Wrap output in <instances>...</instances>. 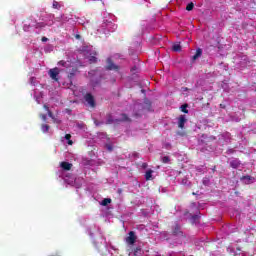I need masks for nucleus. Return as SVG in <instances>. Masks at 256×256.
<instances>
[{"instance_id": "nucleus-25", "label": "nucleus", "mask_w": 256, "mask_h": 256, "mask_svg": "<svg viewBox=\"0 0 256 256\" xmlns=\"http://www.w3.org/2000/svg\"><path fill=\"white\" fill-rule=\"evenodd\" d=\"M89 61H90V63H97V57L91 56Z\"/></svg>"}, {"instance_id": "nucleus-5", "label": "nucleus", "mask_w": 256, "mask_h": 256, "mask_svg": "<svg viewBox=\"0 0 256 256\" xmlns=\"http://www.w3.org/2000/svg\"><path fill=\"white\" fill-rule=\"evenodd\" d=\"M106 69L108 71H119V66L115 65V63H113V60H111V58H108Z\"/></svg>"}, {"instance_id": "nucleus-10", "label": "nucleus", "mask_w": 256, "mask_h": 256, "mask_svg": "<svg viewBox=\"0 0 256 256\" xmlns=\"http://www.w3.org/2000/svg\"><path fill=\"white\" fill-rule=\"evenodd\" d=\"M239 165H241V162H239L238 159L232 160L230 162V167H232V169H238Z\"/></svg>"}, {"instance_id": "nucleus-16", "label": "nucleus", "mask_w": 256, "mask_h": 256, "mask_svg": "<svg viewBox=\"0 0 256 256\" xmlns=\"http://www.w3.org/2000/svg\"><path fill=\"white\" fill-rule=\"evenodd\" d=\"M49 129H50V126H49V125H47V124H42V126H41V131H42L43 133H48V132H49Z\"/></svg>"}, {"instance_id": "nucleus-33", "label": "nucleus", "mask_w": 256, "mask_h": 256, "mask_svg": "<svg viewBox=\"0 0 256 256\" xmlns=\"http://www.w3.org/2000/svg\"><path fill=\"white\" fill-rule=\"evenodd\" d=\"M79 37H80L79 35H76V39H79Z\"/></svg>"}, {"instance_id": "nucleus-27", "label": "nucleus", "mask_w": 256, "mask_h": 256, "mask_svg": "<svg viewBox=\"0 0 256 256\" xmlns=\"http://www.w3.org/2000/svg\"><path fill=\"white\" fill-rule=\"evenodd\" d=\"M40 118L42 119V121H47V115L46 114H40Z\"/></svg>"}, {"instance_id": "nucleus-26", "label": "nucleus", "mask_w": 256, "mask_h": 256, "mask_svg": "<svg viewBox=\"0 0 256 256\" xmlns=\"http://www.w3.org/2000/svg\"><path fill=\"white\" fill-rule=\"evenodd\" d=\"M181 185H189V180L187 178L182 179Z\"/></svg>"}, {"instance_id": "nucleus-9", "label": "nucleus", "mask_w": 256, "mask_h": 256, "mask_svg": "<svg viewBox=\"0 0 256 256\" xmlns=\"http://www.w3.org/2000/svg\"><path fill=\"white\" fill-rule=\"evenodd\" d=\"M60 167H62V169L64 171H71V168L73 167V164H71L69 162H61Z\"/></svg>"}, {"instance_id": "nucleus-8", "label": "nucleus", "mask_w": 256, "mask_h": 256, "mask_svg": "<svg viewBox=\"0 0 256 256\" xmlns=\"http://www.w3.org/2000/svg\"><path fill=\"white\" fill-rule=\"evenodd\" d=\"M201 55H203V49L198 48L196 50L195 55L192 56V63H195V61H197V59H199V57H201Z\"/></svg>"}, {"instance_id": "nucleus-18", "label": "nucleus", "mask_w": 256, "mask_h": 256, "mask_svg": "<svg viewBox=\"0 0 256 256\" xmlns=\"http://www.w3.org/2000/svg\"><path fill=\"white\" fill-rule=\"evenodd\" d=\"M58 65H60L61 67H66V68H69L70 67V64L65 62V60H61L58 62Z\"/></svg>"}, {"instance_id": "nucleus-12", "label": "nucleus", "mask_w": 256, "mask_h": 256, "mask_svg": "<svg viewBox=\"0 0 256 256\" xmlns=\"http://www.w3.org/2000/svg\"><path fill=\"white\" fill-rule=\"evenodd\" d=\"M121 119L120 120H115L116 122H119V121H126V122H129L131 121V118L129 116H127V114H121Z\"/></svg>"}, {"instance_id": "nucleus-11", "label": "nucleus", "mask_w": 256, "mask_h": 256, "mask_svg": "<svg viewBox=\"0 0 256 256\" xmlns=\"http://www.w3.org/2000/svg\"><path fill=\"white\" fill-rule=\"evenodd\" d=\"M152 177H153V170H148L145 174L146 181H151Z\"/></svg>"}, {"instance_id": "nucleus-24", "label": "nucleus", "mask_w": 256, "mask_h": 256, "mask_svg": "<svg viewBox=\"0 0 256 256\" xmlns=\"http://www.w3.org/2000/svg\"><path fill=\"white\" fill-rule=\"evenodd\" d=\"M191 219H192V223H197V221H199L200 217H199V215H193Z\"/></svg>"}, {"instance_id": "nucleus-20", "label": "nucleus", "mask_w": 256, "mask_h": 256, "mask_svg": "<svg viewBox=\"0 0 256 256\" xmlns=\"http://www.w3.org/2000/svg\"><path fill=\"white\" fill-rule=\"evenodd\" d=\"M195 7V4L193 2H190L187 6H186V11H193V8Z\"/></svg>"}, {"instance_id": "nucleus-28", "label": "nucleus", "mask_w": 256, "mask_h": 256, "mask_svg": "<svg viewBox=\"0 0 256 256\" xmlns=\"http://www.w3.org/2000/svg\"><path fill=\"white\" fill-rule=\"evenodd\" d=\"M41 41H42L43 43H45L46 41H48V39H47V37H42Z\"/></svg>"}, {"instance_id": "nucleus-32", "label": "nucleus", "mask_w": 256, "mask_h": 256, "mask_svg": "<svg viewBox=\"0 0 256 256\" xmlns=\"http://www.w3.org/2000/svg\"><path fill=\"white\" fill-rule=\"evenodd\" d=\"M137 251H141V249H139V248H136V250H135V253H137Z\"/></svg>"}, {"instance_id": "nucleus-30", "label": "nucleus", "mask_w": 256, "mask_h": 256, "mask_svg": "<svg viewBox=\"0 0 256 256\" xmlns=\"http://www.w3.org/2000/svg\"><path fill=\"white\" fill-rule=\"evenodd\" d=\"M53 121H54V123H58V124L61 123L60 120H57V119H55V118L53 119Z\"/></svg>"}, {"instance_id": "nucleus-6", "label": "nucleus", "mask_w": 256, "mask_h": 256, "mask_svg": "<svg viewBox=\"0 0 256 256\" xmlns=\"http://www.w3.org/2000/svg\"><path fill=\"white\" fill-rule=\"evenodd\" d=\"M187 123V118L185 115H180L178 118V127L179 129H185V124Z\"/></svg>"}, {"instance_id": "nucleus-22", "label": "nucleus", "mask_w": 256, "mask_h": 256, "mask_svg": "<svg viewBox=\"0 0 256 256\" xmlns=\"http://www.w3.org/2000/svg\"><path fill=\"white\" fill-rule=\"evenodd\" d=\"M162 163H169V161H171V158H169V156H164L161 158Z\"/></svg>"}, {"instance_id": "nucleus-31", "label": "nucleus", "mask_w": 256, "mask_h": 256, "mask_svg": "<svg viewBox=\"0 0 256 256\" xmlns=\"http://www.w3.org/2000/svg\"><path fill=\"white\" fill-rule=\"evenodd\" d=\"M107 149H109L110 151H113V148L110 145H107Z\"/></svg>"}, {"instance_id": "nucleus-21", "label": "nucleus", "mask_w": 256, "mask_h": 256, "mask_svg": "<svg viewBox=\"0 0 256 256\" xmlns=\"http://www.w3.org/2000/svg\"><path fill=\"white\" fill-rule=\"evenodd\" d=\"M187 107H188L187 104H184V105L181 106L182 113H189V110H187Z\"/></svg>"}, {"instance_id": "nucleus-1", "label": "nucleus", "mask_w": 256, "mask_h": 256, "mask_svg": "<svg viewBox=\"0 0 256 256\" xmlns=\"http://www.w3.org/2000/svg\"><path fill=\"white\" fill-rule=\"evenodd\" d=\"M84 99L86 103L89 105V107H92V108L96 107L97 104L95 103V97L93 96V94L86 93V95L84 96Z\"/></svg>"}, {"instance_id": "nucleus-19", "label": "nucleus", "mask_w": 256, "mask_h": 256, "mask_svg": "<svg viewBox=\"0 0 256 256\" xmlns=\"http://www.w3.org/2000/svg\"><path fill=\"white\" fill-rule=\"evenodd\" d=\"M66 141H68V145H73V140H71V134H66L65 137Z\"/></svg>"}, {"instance_id": "nucleus-7", "label": "nucleus", "mask_w": 256, "mask_h": 256, "mask_svg": "<svg viewBox=\"0 0 256 256\" xmlns=\"http://www.w3.org/2000/svg\"><path fill=\"white\" fill-rule=\"evenodd\" d=\"M77 73H79L77 67L72 68L71 72L68 74V79L70 83H73V79L75 78V75H77Z\"/></svg>"}, {"instance_id": "nucleus-13", "label": "nucleus", "mask_w": 256, "mask_h": 256, "mask_svg": "<svg viewBox=\"0 0 256 256\" xmlns=\"http://www.w3.org/2000/svg\"><path fill=\"white\" fill-rule=\"evenodd\" d=\"M113 123H115V120H113V116L111 114H107L106 124L111 125Z\"/></svg>"}, {"instance_id": "nucleus-23", "label": "nucleus", "mask_w": 256, "mask_h": 256, "mask_svg": "<svg viewBox=\"0 0 256 256\" xmlns=\"http://www.w3.org/2000/svg\"><path fill=\"white\" fill-rule=\"evenodd\" d=\"M52 7H53V9H60L61 8V6L59 5V2H57V1L53 2Z\"/></svg>"}, {"instance_id": "nucleus-15", "label": "nucleus", "mask_w": 256, "mask_h": 256, "mask_svg": "<svg viewBox=\"0 0 256 256\" xmlns=\"http://www.w3.org/2000/svg\"><path fill=\"white\" fill-rule=\"evenodd\" d=\"M172 50L175 51L176 53L181 52V45L180 44H174L172 46Z\"/></svg>"}, {"instance_id": "nucleus-34", "label": "nucleus", "mask_w": 256, "mask_h": 256, "mask_svg": "<svg viewBox=\"0 0 256 256\" xmlns=\"http://www.w3.org/2000/svg\"><path fill=\"white\" fill-rule=\"evenodd\" d=\"M192 195H197V193L193 192Z\"/></svg>"}, {"instance_id": "nucleus-14", "label": "nucleus", "mask_w": 256, "mask_h": 256, "mask_svg": "<svg viewBox=\"0 0 256 256\" xmlns=\"http://www.w3.org/2000/svg\"><path fill=\"white\" fill-rule=\"evenodd\" d=\"M44 109L47 111L48 116H49L51 119H55V116H53V112H51V110H49V106H47V104L44 105Z\"/></svg>"}, {"instance_id": "nucleus-17", "label": "nucleus", "mask_w": 256, "mask_h": 256, "mask_svg": "<svg viewBox=\"0 0 256 256\" xmlns=\"http://www.w3.org/2000/svg\"><path fill=\"white\" fill-rule=\"evenodd\" d=\"M109 203H111V198H104V199L102 200V202H101V205H102L103 207H107V205H108Z\"/></svg>"}, {"instance_id": "nucleus-3", "label": "nucleus", "mask_w": 256, "mask_h": 256, "mask_svg": "<svg viewBox=\"0 0 256 256\" xmlns=\"http://www.w3.org/2000/svg\"><path fill=\"white\" fill-rule=\"evenodd\" d=\"M137 241V236L135 235L134 231L129 232V236L126 237V243L128 245H135V242Z\"/></svg>"}, {"instance_id": "nucleus-2", "label": "nucleus", "mask_w": 256, "mask_h": 256, "mask_svg": "<svg viewBox=\"0 0 256 256\" xmlns=\"http://www.w3.org/2000/svg\"><path fill=\"white\" fill-rule=\"evenodd\" d=\"M59 68L55 67L50 69L48 75L53 79V81H59Z\"/></svg>"}, {"instance_id": "nucleus-29", "label": "nucleus", "mask_w": 256, "mask_h": 256, "mask_svg": "<svg viewBox=\"0 0 256 256\" xmlns=\"http://www.w3.org/2000/svg\"><path fill=\"white\" fill-rule=\"evenodd\" d=\"M243 179H247L248 181H251V176H244Z\"/></svg>"}, {"instance_id": "nucleus-4", "label": "nucleus", "mask_w": 256, "mask_h": 256, "mask_svg": "<svg viewBox=\"0 0 256 256\" xmlns=\"http://www.w3.org/2000/svg\"><path fill=\"white\" fill-rule=\"evenodd\" d=\"M172 235H174V237H185V235H183V231H181V226H179V224H176L173 227Z\"/></svg>"}]
</instances>
